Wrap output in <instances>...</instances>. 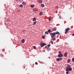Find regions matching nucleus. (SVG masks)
<instances>
[{
    "instance_id": "32",
    "label": "nucleus",
    "mask_w": 74,
    "mask_h": 74,
    "mask_svg": "<svg viewBox=\"0 0 74 74\" xmlns=\"http://www.w3.org/2000/svg\"><path fill=\"white\" fill-rule=\"evenodd\" d=\"M56 8H58V6H56Z\"/></svg>"
},
{
    "instance_id": "16",
    "label": "nucleus",
    "mask_w": 74,
    "mask_h": 74,
    "mask_svg": "<svg viewBox=\"0 0 74 74\" xmlns=\"http://www.w3.org/2000/svg\"><path fill=\"white\" fill-rule=\"evenodd\" d=\"M36 23H37V21H36L34 22L33 24V25H36Z\"/></svg>"
},
{
    "instance_id": "31",
    "label": "nucleus",
    "mask_w": 74,
    "mask_h": 74,
    "mask_svg": "<svg viewBox=\"0 0 74 74\" xmlns=\"http://www.w3.org/2000/svg\"><path fill=\"white\" fill-rule=\"evenodd\" d=\"M35 64H36V65H37V64H38V63H37V62H35Z\"/></svg>"
},
{
    "instance_id": "18",
    "label": "nucleus",
    "mask_w": 74,
    "mask_h": 74,
    "mask_svg": "<svg viewBox=\"0 0 74 74\" xmlns=\"http://www.w3.org/2000/svg\"><path fill=\"white\" fill-rule=\"evenodd\" d=\"M31 8H33L34 7V6L33 5H31Z\"/></svg>"
},
{
    "instance_id": "24",
    "label": "nucleus",
    "mask_w": 74,
    "mask_h": 74,
    "mask_svg": "<svg viewBox=\"0 0 74 74\" xmlns=\"http://www.w3.org/2000/svg\"><path fill=\"white\" fill-rule=\"evenodd\" d=\"M51 44H53V41H51Z\"/></svg>"
},
{
    "instance_id": "10",
    "label": "nucleus",
    "mask_w": 74,
    "mask_h": 74,
    "mask_svg": "<svg viewBox=\"0 0 74 74\" xmlns=\"http://www.w3.org/2000/svg\"><path fill=\"white\" fill-rule=\"evenodd\" d=\"M21 42L23 43H25V40L23 39L21 40Z\"/></svg>"
},
{
    "instance_id": "40",
    "label": "nucleus",
    "mask_w": 74,
    "mask_h": 74,
    "mask_svg": "<svg viewBox=\"0 0 74 74\" xmlns=\"http://www.w3.org/2000/svg\"><path fill=\"white\" fill-rule=\"evenodd\" d=\"M48 49H49V48H48Z\"/></svg>"
},
{
    "instance_id": "11",
    "label": "nucleus",
    "mask_w": 74,
    "mask_h": 74,
    "mask_svg": "<svg viewBox=\"0 0 74 74\" xmlns=\"http://www.w3.org/2000/svg\"><path fill=\"white\" fill-rule=\"evenodd\" d=\"M68 69L69 70V71H71L72 70V69L71 67L68 68Z\"/></svg>"
},
{
    "instance_id": "26",
    "label": "nucleus",
    "mask_w": 74,
    "mask_h": 74,
    "mask_svg": "<svg viewBox=\"0 0 74 74\" xmlns=\"http://www.w3.org/2000/svg\"><path fill=\"white\" fill-rule=\"evenodd\" d=\"M69 72H68V71H67L66 72V74H69Z\"/></svg>"
},
{
    "instance_id": "14",
    "label": "nucleus",
    "mask_w": 74,
    "mask_h": 74,
    "mask_svg": "<svg viewBox=\"0 0 74 74\" xmlns=\"http://www.w3.org/2000/svg\"><path fill=\"white\" fill-rule=\"evenodd\" d=\"M36 18L34 17L33 19V21H36Z\"/></svg>"
},
{
    "instance_id": "35",
    "label": "nucleus",
    "mask_w": 74,
    "mask_h": 74,
    "mask_svg": "<svg viewBox=\"0 0 74 74\" xmlns=\"http://www.w3.org/2000/svg\"><path fill=\"white\" fill-rule=\"evenodd\" d=\"M72 36H74V34H72Z\"/></svg>"
},
{
    "instance_id": "5",
    "label": "nucleus",
    "mask_w": 74,
    "mask_h": 74,
    "mask_svg": "<svg viewBox=\"0 0 74 74\" xmlns=\"http://www.w3.org/2000/svg\"><path fill=\"white\" fill-rule=\"evenodd\" d=\"M37 2H38L39 3H42V0H38Z\"/></svg>"
},
{
    "instance_id": "33",
    "label": "nucleus",
    "mask_w": 74,
    "mask_h": 74,
    "mask_svg": "<svg viewBox=\"0 0 74 74\" xmlns=\"http://www.w3.org/2000/svg\"><path fill=\"white\" fill-rule=\"evenodd\" d=\"M59 19H61V18H62V17L61 16H59Z\"/></svg>"
},
{
    "instance_id": "4",
    "label": "nucleus",
    "mask_w": 74,
    "mask_h": 74,
    "mask_svg": "<svg viewBox=\"0 0 74 74\" xmlns=\"http://www.w3.org/2000/svg\"><path fill=\"white\" fill-rule=\"evenodd\" d=\"M40 45L41 47H44V46H45V45H46V44L44 43L41 42Z\"/></svg>"
},
{
    "instance_id": "36",
    "label": "nucleus",
    "mask_w": 74,
    "mask_h": 74,
    "mask_svg": "<svg viewBox=\"0 0 74 74\" xmlns=\"http://www.w3.org/2000/svg\"><path fill=\"white\" fill-rule=\"evenodd\" d=\"M45 48H47V46H45Z\"/></svg>"
},
{
    "instance_id": "39",
    "label": "nucleus",
    "mask_w": 74,
    "mask_h": 74,
    "mask_svg": "<svg viewBox=\"0 0 74 74\" xmlns=\"http://www.w3.org/2000/svg\"><path fill=\"white\" fill-rule=\"evenodd\" d=\"M25 32H26V30H25Z\"/></svg>"
},
{
    "instance_id": "20",
    "label": "nucleus",
    "mask_w": 74,
    "mask_h": 74,
    "mask_svg": "<svg viewBox=\"0 0 74 74\" xmlns=\"http://www.w3.org/2000/svg\"><path fill=\"white\" fill-rule=\"evenodd\" d=\"M45 33V34H48V32L47 31H46Z\"/></svg>"
},
{
    "instance_id": "25",
    "label": "nucleus",
    "mask_w": 74,
    "mask_h": 74,
    "mask_svg": "<svg viewBox=\"0 0 74 74\" xmlns=\"http://www.w3.org/2000/svg\"><path fill=\"white\" fill-rule=\"evenodd\" d=\"M60 59V60H62L63 59V58H59Z\"/></svg>"
},
{
    "instance_id": "13",
    "label": "nucleus",
    "mask_w": 74,
    "mask_h": 74,
    "mask_svg": "<svg viewBox=\"0 0 74 74\" xmlns=\"http://www.w3.org/2000/svg\"><path fill=\"white\" fill-rule=\"evenodd\" d=\"M41 7H44V5L42 4H41Z\"/></svg>"
},
{
    "instance_id": "9",
    "label": "nucleus",
    "mask_w": 74,
    "mask_h": 74,
    "mask_svg": "<svg viewBox=\"0 0 74 74\" xmlns=\"http://www.w3.org/2000/svg\"><path fill=\"white\" fill-rule=\"evenodd\" d=\"M71 67V65L68 64L67 66L66 69H69V67Z\"/></svg>"
},
{
    "instance_id": "21",
    "label": "nucleus",
    "mask_w": 74,
    "mask_h": 74,
    "mask_svg": "<svg viewBox=\"0 0 74 74\" xmlns=\"http://www.w3.org/2000/svg\"><path fill=\"white\" fill-rule=\"evenodd\" d=\"M19 7H23V5H22V4L20 5H19Z\"/></svg>"
},
{
    "instance_id": "28",
    "label": "nucleus",
    "mask_w": 74,
    "mask_h": 74,
    "mask_svg": "<svg viewBox=\"0 0 74 74\" xmlns=\"http://www.w3.org/2000/svg\"><path fill=\"white\" fill-rule=\"evenodd\" d=\"M72 60L73 62H74V58H73L72 59Z\"/></svg>"
},
{
    "instance_id": "27",
    "label": "nucleus",
    "mask_w": 74,
    "mask_h": 74,
    "mask_svg": "<svg viewBox=\"0 0 74 74\" xmlns=\"http://www.w3.org/2000/svg\"><path fill=\"white\" fill-rule=\"evenodd\" d=\"M48 47H50V46H51V45L50 44H49L48 45Z\"/></svg>"
},
{
    "instance_id": "30",
    "label": "nucleus",
    "mask_w": 74,
    "mask_h": 74,
    "mask_svg": "<svg viewBox=\"0 0 74 74\" xmlns=\"http://www.w3.org/2000/svg\"><path fill=\"white\" fill-rule=\"evenodd\" d=\"M45 38V36H42V38Z\"/></svg>"
},
{
    "instance_id": "2",
    "label": "nucleus",
    "mask_w": 74,
    "mask_h": 74,
    "mask_svg": "<svg viewBox=\"0 0 74 74\" xmlns=\"http://www.w3.org/2000/svg\"><path fill=\"white\" fill-rule=\"evenodd\" d=\"M59 53H60L58 55V57H59V58H60V57H63V54L62 53V52H61V51H59Z\"/></svg>"
},
{
    "instance_id": "22",
    "label": "nucleus",
    "mask_w": 74,
    "mask_h": 74,
    "mask_svg": "<svg viewBox=\"0 0 74 74\" xmlns=\"http://www.w3.org/2000/svg\"><path fill=\"white\" fill-rule=\"evenodd\" d=\"M33 48L34 49H36V48H36V46H34L33 47Z\"/></svg>"
},
{
    "instance_id": "19",
    "label": "nucleus",
    "mask_w": 74,
    "mask_h": 74,
    "mask_svg": "<svg viewBox=\"0 0 74 74\" xmlns=\"http://www.w3.org/2000/svg\"><path fill=\"white\" fill-rule=\"evenodd\" d=\"M68 69V68H67L65 70V71H69V70Z\"/></svg>"
},
{
    "instance_id": "7",
    "label": "nucleus",
    "mask_w": 74,
    "mask_h": 74,
    "mask_svg": "<svg viewBox=\"0 0 74 74\" xmlns=\"http://www.w3.org/2000/svg\"><path fill=\"white\" fill-rule=\"evenodd\" d=\"M53 31H56V27H54L53 29Z\"/></svg>"
},
{
    "instance_id": "29",
    "label": "nucleus",
    "mask_w": 74,
    "mask_h": 74,
    "mask_svg": "<svg viewBox=\"0 0 74 74\" xmlns=\"http://www.w3.org/2000/svg\"><path fill=\"white\" fill-rule=\"evenodd\" d=\"M49 21H51V18H49Z\"/></svg>"
},
{
    "instance_id": "12",
    "label": "nucleus",
    "mask_w": 74,
    "mask_h": 74,
    "mask_svg": "<svg viewBox=\"0 0 74 74\" xmlns=\"http://www.w3.org/2000/svg\"><path fill=\"white\" fill-rule=\"evenodd\" d=\"M47 32L48 33H51V29H49L47 31Z\"/></svg>"
},
{
    "instance_id": "15",
    "label": "nucleus",
    "mask_w": 74,
    "mask_h": 74,
    "mask_svg": "<svg viewBox=\"0 0 74 74\" xmlns=\"http://www.w3.org/2000/svg\"><path fill=\"white\" fill-rule=\"evenodd\" d=\"M42 15V13L41 12H40L39 13V15L40 16H41Z\"/></svg>"
},
{
    "instance_id": "3",
    "label": "nucleus",
    "mask_w": 74,
    "mask_h": 74,
    "mask_svg": "<svg viewBox=\"0 0 74 74\" xmlns=\"http://www.w3.org/2000/svg\"><path fill=\"white\" fill-rule=\"evenodd\" d=\"M70 30V29L69 28H67L65 29V34H67V32H68V31H69Z\"/></svg>"
},
{
    "instance_id": "8",
    "label": "nucleus",
    "mask_w": 74,
    "mask_h": 74,
    "mask_svg": "<svg viewBox=\"0 0 74 74\" xmlns=\"http://www.w3.org/2000/svg\"><path fill=\"white\" fill-rule=\"evenodd\" d=\"M26 2L25 1H23L22 2V4H23V5H26Z\"/></svg>"
},
{
    "instance_id": "6",
    "label": "nucleus",
    "mask_w": 74,
    "mask_h": 74,
    "mask_svg": "<svg viewBox=\"0 0 74 74\" xmlns=\"http://www.w3.org/2000/svg\"><path fill=\"white\" fill-rule=\"evenodd\" d=\"M64 56H65V57H67V52H66L64 53Z\"/></svg>"
},
{
    "instance_id": "1",
    "label": "nucleus",
    "mask_w": 74,
    "mask_h": 74,
    "mask_svg": "<svg viewBox=\"0 0 74 74\" xmlns=\"http://www.w3.org/2000/svg\"><path fill=\"white\" fill-rule=\"evenodd\" d=\"M59 32H53V33L50 34V35L51 36V38L52 39L53 41H55L56 40V34H59Z\"/></svg>"
},
{
    "instance_id": "37",
    "label": "nucleus",
    "mask_w": 74,
    "mask_h": 74,
    "mask_svg": "<svg viewBox=\"0 0 74 74\" xmlns=\"http://www.w3.org/2000/svg\"><path fill=\"white\" fill-rule=\"evenodd\" d=\"M24 31H23V32L24 33H25V32H24Z\"/></svg>"
},
{
    "instance_id": "23",
    "label": "nucleus",
    "mask_w": 74,
    "mask_h": 74,
    "mask_svg": "<svg viewBox=\"0 0 74 74\" xmlns=\"http://www.w3.org/2000/svg\"><path fill=\"white\" fill-rule=\"evenodd\" d=\"M59 60H60L59 58H58L57 59V61H58V62H59Z\"/></svg>"
},
{
    "instance_id": "34",
    "label": "nucleus",
    "mask_w": 74,
    "mask_h": 74,
    "mask_svg": "<svg viewBox=\"0 0 74 74\" xmlns=\"http://www.w3.org/2000/svg\"><path fill=\"white\" fill-rule=\"evenodd\" d=\"M33 12H35V13H36V11H34Z\"/></svg>"
},
{
    "instance_id": "38",
    "label": "nucleus",
    "mask_w": 74,
    "mask_h": 74,
    "mask_svg": "<svg viewBox=\"0 0 74 74\" xmlns=\"http://www.w3.org/2000/svg\"><path fill=\"white\" fill-rule=\"evenodd\" d=\"M16 0V1H18V0Z\"/></svg>"
},
{
    "instance_id": "17",
    "label": "nucleus",
    "mask_w": 74,
    "mask_h": 74,
    "mask_svg": "<svg viewBox=\"0 0 74 74\" xmlns=\"http://www.w3.org/2000/svg\"><path fill=\"white\" fill-rule=\"evenodd\" d=\"M71 62V60L70 59H68L67 61L68 63H69V62Z\"/></svg>"
}]
</instances>
